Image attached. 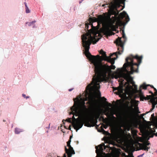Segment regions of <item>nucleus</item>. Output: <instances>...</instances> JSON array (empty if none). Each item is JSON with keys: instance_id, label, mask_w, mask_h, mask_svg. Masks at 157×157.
<instances>
[{"instance_id": "nucleus-49", "label": "nucleus", "mask_w": 157, "mask_h": 157, "mask_svg": "<svg viewBox=\"0 0 157 157\" xmlns=\"http://www.w3.org/2000/svg\"><path fill=\"white\" fill-rule=\"evenodd\" d=\"M105 6V5L103 4V5H102V6Z\"/></svg>"}, {"instance_id": "nucleus-15", "label": "nucleus", "mask_w": 157, "mask_h": 157, "mask_svg": "<svg viewBox=\"0 0 157 157\" xmlns=\"http://www.w3.org/2000/svg\"><path fill=\"white\" fill-rule=\"evenodd\" d=\"M148 86H150L153 88H154V86L152 85H146L145 83H143L142 85H140V88H142L146 90L147 89V87Z\"/></svg>"}, {"instance_id": "nucleus-26", "label": "nucleus", "mask_w": 157, "mask_h": 157, "mask_svg": "<svg viewBox=\"0 0 157 157\" xmlns=\"http://www.w3.org/2000/svg\"><path fill=\"white\" fill-rule=\"evenodd\" d=\"M155 132V130H153L152 128H150L149 129V133H153L154 132Z\"/></svg>"}, {"instance_id": "nucleus-16", "label": "nucleus", "mask_w": 157, "mask_h": 157, "mask_svg": "<svg viewBox=\"0 0 157 157\" xmlns=\"http://www.w3.org/2000/svg\"><path fill=\"white\" fill-rule=\"evenodd\" d=\"M98 20L101 23L104 24V17L102 16L99 15L98 17Z\"/></svg>"}, {"instance_id": "nucleus-39", "label": "nucleus", "mask_w": 157, "mask_h": 157, "mask_svg": "<svg viewBox=\"0 0 157 157\" xmlns=\"http://www.w3.org/2000/svg\"><path fill=\"white\" fill-rule=\"evenodd\" d=\"M89 25H90L91 26V27L92 28V27H94L93 26V25H92V24H89Z\"/></svg>"}, {"instance_id": "nucleus-3", "label": "nucleus", "mask_w": 157, "mask_h": 157, "mask_svg": "<svg viewBox=\"0 0 157 157\" xmlns=\"http://www.w3.org/2000/svg\"><path fill=\"white\" fill-rule=\"evenodd\" d=\"M89 84L86 86V97L87 95L89 94V92H90L94 89L96 90L99 89H97L94 86V84L92 85V88L90 90L87 88V86ZM77 101L74 102L73 105L71 108V111L74 113L78 114H79L82 118L83 120H90V121H93L95 123L93 120H91L88 118V109L86 106L85 105V101L88 100V98L86 97L84 99L81 98L80 101L79 99L77 98Z\"/></svg>"}, {"instance_id": "nucleus-43", "label": "nucleus", "mask_w": 157, "mask_h": 157, "mask_svg": "<svg viewBox=\"0 0 157 157\" xmlns=\"http://www.w3.org/2000/svg\"><path fill=\"white\" fill-rule=\"evenodd\" d=\"M153 109H152V108L151 109L150 111H149V112H148V113L149 112H151V111H152Z\"/></svg>"}, {"instance_id": "nucleus-1", "label": "nucleus", "mask_w": 157, "mask_h": 157, "mask_svg": "<svg viewBox=\"0 0 157 157\" xmlns=\"http://www.w3.org/2000/svg\"><path fill=\"white\" fill-rule=\"evenodd\" d=\"M142 56H131L126 59V63L124 64L123 67L118 68V72L117 75L118 77L123 78L128 82L131 83L132 78L130 76L134 72H138V68L139 64L141 63Z\"/></svg>"}, {"instance_id": "nucleus-7", "label": "nucleus", "mask_w": 157, "mask_h": 157, "mask_svg": "<svg viewBox=\"0 0 157 157\" xmlns=\"http://www.w3.org/2000/svg\"><path fill=\"white\" fill-rule=\"evenodd\" d=\"M90 105L94 109L95 114L98 117L100 114L101 108L95 100L92 98L90 99L86 103Z\"/></svg>"}, {"instance_id": "nucleus-50", "label": "nucleus", "mask_w": 157, "mask_h": 157, "mask_svg": "<svg viewBox=\"0 0 157 157\" xmlns=\"http://www.w3.org/2000/svg\"><path fill=\"white\" fill-rule=\"evenodd\" d=\"M112 33L113 34V35H114L115 34L113 32H112Z\"/></svg>"}, {"instance_id": "nucleus-2", "label": "nucleus", "mask_w": 157, "mask_h": 157, "mask_svg": "<svg viewBox=\"0 0 157 157\" xmlns=\"http://www.w3.org/2000/svg\"><path fill=\"white\" fill-rule=\"evenodd\" d=\"M94 64L95 75L93 76L91 82L89 84L87 88L90 90L92 88L91 85L94 84V86L97 89L100 88L99 82L103 81L105 80L107 74L111 72V70H114L116 67L113 64L109 66L106 64H103L102 63L96 60L93 58Z\"/></svg>"}, {"instance_id": "nucleus-45", "label": "nucleus", "mask_w": 157, "mask_h": 157, "mask_svg": "<svg viewBox=\"0 0 157 157\" xmlns=\"http://www.w3.org/2000/svg\"><path fill=\"white\" fill-rule=\"evenodd\" d=\"M29 96H27V97L26 96V99H27V98H29Z\"/></svg>"}, {"instance_id": "nucleus-54", "label": "nucleus", "mask_w": 157, "mask_h": 157, "mask_svg": "<svg viewBox=\"0 0 157 157\" xmlns=\"http://www.w3.org/2000/svg\"><path fill=\"white\" fill-rule=\"evenodd\" d=\"M122 30V29H121V30H120V31H121V30Z\"/></svg>"}, {"instance_id": "nucleus-28", "label": "nucleus", "mask_w": 157, "mask_h": 157, "mask_svg": "<svg viewBox=\"0 0 157 157\" xmlns=\"http://www.w3.org/2000/svg\"><path fill=\"white\" fill-rule=\"evenodd\" d=\"M144 144L147 146L150 144V143L148 141H147Z\"/></svg>"}, {"instance_id": "nucleus-38", "label": "nucleus", "mask_w": 157, "mask_h": 157, "mask_svg": "<svg viewBox=\"0 0 157 157\" xmlns=\"http://www.w3.org/2000/svg\"><path fill=\"white\" fill-rule=\"evenodd\" d=\"M24 4H25V7H28L26 3V2H25Z\"/></svg>"}, {"instance_id": "nucleus-53", "label": "nucleus", "mask_w": 157, "mask_h": 157, "mask_svg": "<svg viewBox=\"0 0 157 157\" xmlns=\"http://www.w3.org/2000/svg\"><path fill=\"white\" fill-rule=\"evenodd\" d=\"M102 129L103 131H104V129Z\"/></svg>"}, {"instance_id": "nucleus-14", "label": "nucleus", "mask_w": 157, "mask_h": 157, "mask_svg": "<svg viewBox=\"0 0 157 157\" xmlns=\"http://www.w3.org/2000/svg\"><path fill=\"white\" fill-rule=\"evenodd\" d=\"M110 29L109 26L107 25L104 29L103 31L104 33L106 34H109V33Z\"/></svg>"}, {"instance_id": "nucleus-31", "label": "nucleus", "mask_w": 157, "mask_h": 157, "mask_svg": "<svg viewBox=\"0 0 157 157\" xmlns=\"http://www.w3.org/2000/svg\"><path fill=\"white\" fill-rule=\"evenodd\" d=\"M114 114H115V113H113V114H112V117L113 118H114V119H116V117H115L113 115Z\"/></svg>"}, {"instance_id": "nucleus-21", "label": "nucleus", "mask_w": 157, "mask_h": 157, "mask_svg": "<svg viewBox=\"0 0 157 157\" xmlns=\"http://www.w3.org/2000/svg\"><path fill=\"white\" fill-rule=\"evenodd\" d=\"M88 28H89V25H87V24H85V28H86V30H87V31L89 32H90V31H91L92 30V29H90V30H89L88 29Z\"/></svg>"}, {"instance_id": "nucleus-5", "label": "nucleus", "mask_w": 157, "mask_h": 157, "mask_svg": "<svg viewBox=\"0 0 157 157\" xmlns=\"http://www.w3.org/2000/svg\"><path fill=\"white\" fill-rule=\"evenodd\" d=\"M121 37H118L115 41L114 43H116V45L118 47L117 49L118 51L111 54L110 56H107L105 52L102 49L100 51L99 53L100 54L102 55L103 60L110 63L112 65L114 63L115 60L118 57L117 54L120 55L123 51L124 42L121 40Z\"/></svg>"}, {"instance_id": "nucleus-44", "label": "nucleus", "mask_w": 157, "mask_h": 157, "mask_svg": "<svg viewBox=\"0 0 157 157\" xmlns=\"http://www.w3.org/2000/svg\"><path fill=\"white\" fill-rule=\"evenodd\" d=\"M101 118H102V119H103L104 120V117L103 116L101 117Z\"/></svg>"}, {"instance_id": "nucleus-48", "label": "nucleus", "mask_w": 157, "mask_h": 157, "mask_svg": "<svg viewBox=\"0 0 157 157\" xmlns=\"http://www.w3.org/2000/svg\"><path fill=\"white\" fill-rule=\"evenodd\" d=\"M103 98H104L105 100V101H106V98H105L104 97H103Z\"/></svg>"}, {"instance_id": "nucleus-19", "label": "nucleus", "mask_w": 157, "mask_h": 157, "mask_svg": "<svg viewBox=\"0 0 157 157\" xmlns=\"http://www.w3.org/2000/svg\"><path fill=\"white\" fill-rule=\"evenodd\" d=\"M108 22L110 24V26L113 25V24L115 22V20H112L111 18L110 17H109L108 20Z\"/></svg>"}, {"instance_id": "nucleus-12", "label": "nucleus", "mask_w": 157, "mask_h": 157, "mask_svg": "<svg viewBox=\"0 0 157 157\" xmlns=\"http://www.w3.org/2000/svg\"><path fill=\"white\" fill-rule=\"evenodd\" d=\"M138 92L139 93L140 101H144V100H146V97L144 96L143 93L142 92V88H140V86L139 90H138Z\"/></svg>"}, {"instance_id": "nucleus-11", "label": "nucleus", "mask_w": 157, "mask_h": 157, "mask_svg": "<svg viewBox=\"0 0 157 157\" xmlns=\"http://www.w3.org/2000/svg\"><path fill=\"white\" fill-rule=\"evenodd\" d=\"M120 16V18L122 19H123L125 17V21L126 23L129 21L130 19L129 16L125 11H123V12L121 13Z\"/></svg>"}, {"instance_id": "nucleus-30", "label": "nucleus", "mask_w": 157, "mask_h": 157, "mask_svg": "<svg viewBox=\"0 0 157 157\" xmlns=\"http://www.w3.org/2000/svg\"><path fill=\"white\" fill-rule=\"evenodd\" d=\"M149 93L151 94V96H153V95H154V94L151 91H149Z\"/></svg>"}, {"instance_id": "nucleus-34", "label": "nucleus", "mask_w": 157, "mask_h": 157, "mask_svg": "<svg viewBox=\"0 0 157 157\" xmlns=\"http://www.w3.org/2000/svg\"><path fill=\"white\" fill-rule=\"evenodd\" d=\"M102 125L103 126V127L104 128H107V126L104 124H103Z\"/></svg>"}, {"instance_id": "nucleus-10", "label": "nucleus", "mask_w": 157, "mask_h": 157, "mask_svg": "<svg viewBox=\"0 0 157 157\" xmlns=\"http://www.w3.org/2000/svg\"><path fill=\"white\" fill-rule=\"evenodd\" d=\"M104 146V148L105 149V148L108 147L109 145L107 146H105L104 145V144H101L99 145L98 147L96 146L95 148L96 149V152L98 155L99 154V155L100 154L101 152H102L103 151V147Z\"/></svg>"}, {"instance_id": "nucleus-35", "label": "nucleus", "mask_w": 157, "mask_h": 157, "mask_svg": "<svg viewBox=\"0 0 157 157\" xmlns=\"http://www.w3.org/2000/svg\"><path fill=\"white\" fill-rule=\"evenodd\" d=\"M154 95L155 96L157 95V90H156V91L155 92Z\"/></svg>"}, {"instance_id": "nucleus-47", "label": "nucleus", "mask_w": 157, "mask_h": 157, "mask_svg": "<svg viewBox=\"0 0 157 157\" xmlns=\"http://www.w3.org/2000/svg\"><path fill=\"white\" fill-rule=\"evenodd\" d=\"M155 135L156 136H157V133H156L155 134Z\"/></svg>"}, {"instance_id": "nucleus-17", "label": "nucleus", "mask_w": 157, "mask_h": 157, "mask_svg": "<svg viewBox=\"0 0 157 157\" xmlns=\"http://www.w3.org/2000/svg\"><path fill=\"white\" fill-rule=\"evenodd\" d=\"M114 90H117L118 93L120 94L123 93V89L122 86L118 88H115Z\"/></svg>"}, {"instance_id": "nucleus-37", "label": "nucleus", "mask_w": 157, "mask_h": 157, "mask_svg": "<svg viewBox=\"0 0 157 157\" xmlns=\"http://www.w3.org/2000/svg\"><path fill=\"white\" fill-rule=\"evenodd\" d=\"M96 157H103L101 155H100L98 156H96Z\"/></svg>"}, {"instance_id": "nucleus-36", "label": "nucleus", "mask_w": 157, "mask_h": 157, "mask_svg": "<svg viewBox=\"0 0 157 157\" xmlns=\"http://www.w3.org/2000/svg\"><path fill=\"white\" fill-rule=\"evenodd\" d=\"M73 89H74V88L70 89H69L68 90L69 91H71L72 90H73Z\"/></svg>"}, {"instance_id": "nucleus-51", "label": "nucleus", "mask_w": 157, "mask_h": 157, "mask_svg": "<svg viewBox=\"0 0 157 157\" xmlns=\"http://www.w3.org/2000/svg\"><path fill=\"white\" fill-rule=\"evenodd\" d=\"M131 115H132V114L130 113V116H131Z\"/></svg>"}, {"instance_id": "nucleus-4", "label": "nucleus", "mask_w": 157, "mask_h": 157, "mask_svg": "<svg viewBox=\"0 0 157 157\" xmlns=\"http://www.w3.org/2000/svg\"><path fill=\"white\" fill-rule=\"evenodd\" d=\"M99 39L100 38H99L97 40H95V37L92 36L91 34L89 33L84 34L82 36V46L85 48V55L94 66V64L93 59V58L96 59V61L101 63V61L99 60L100 56L99 55L96 56L92 55L89 52V50L91 44L92 43L94 44H96Z\"/></svg>"}, {"instance_id": "nucleus-42", "label": "nucleus", "mask_w": 157, "mask_h": 157, "mask_svg": "<svg viewBox=\"0 0 157 157\" xmlns=\"http://www.w3.org/2000/svg\"><path fill=\"white\" fill-rule=\"evenodd\" d=\"M68 129H69V130L71 129V126H69Z\"/></svg>"}, {"instance_id": "nucleus-40", "label": "nucleus", "mask_w": 157, "mask_h": 157, "mask_svg": "<svg viewBox=\"0 0 157 157\" xmlns=\"http://www.w3.org/2000/svg\"><path fill=\"white\" fill-rule=\"evenodd\" d=\"M63 157H66V154L65 153L64 154V155H63Z\"/></svg>"}, {"instance_id": "nucleus-46", "label": "nucleus", "mask_w": 157, "mask_h": 157, "mask_svg": "<svg viewBox=\"0 0 157 157\" xmlns=\"http://www.w3.org/2000/svg\"><path fill=\"white\" fill-rule=\"evenodd\" d=\"M153 136H154V135H151V136H150V137H152Z\"/></svg>"}, {"instance_id": "nucleus-18", "label": "nucleus", "mask_w": 157, "mask_h": 157, "mask_svg": "<svg viewBox=\"0 0 157 157\" xmlns=\"http://www.w3.org/2000/svg\"><path fill=\"white\" fill-rule=\"evenodd\" d=\"M22 131V130L17 128H16L15 129V132L16 134H19Z\"/></svg>"}, {"instance_id": "nucleus-52", "label": "nucleus", "mask_w": 157, "mask_h": 157, "mask_svg": "<svg viewBox=\"0 0 157 157\" xmlns=\"http://www.w3.org/2000/svg\"><path fill=\"white\" fill-rule=\"evenodd\" d=\"M81 2H79V3H81Z\"/></svg>"}, {"instance_id": "nucleus-27", "label": "nucleus", "mask_w": 157, "mask_h": 157, "mask_svg": "<svg viewBox=\"0 0 157 157\" xmlns=\"http://www.w3.org/2000/svg\"><path fill=\"white\" fill-rule=\"evenodd\" d=\"M36 22V21H33L29 23V25L30 26H31L33 24H34Z\"/></svg>"}, {"instance_id": "nucleus-8", "label": "nucleus", "mask_w": 157, "mask_h": 157, "mask_svg": "<svg viewBox=\"0 0 157 157\" xmlns=\"http://www.w3.org/2000/svg\"><path fill=\"white\" fill-rule=\"evenodd\" d=\"M126 0H114L113 2H111L109 5V8L113 11L117 10V9L121 6V4L124 5L125 4Z\"/></svg>"}, {"instance_id": "nucleus-29", "label": "nucleus", "mask_w": 157, "mask_h": 157, "mask_svg": "<svg viewBox=\"0 0 157 157\" xmlns=\"http://www.w3.org/2000/svg\"><path fill=\"white\" fill-rule=\"evenodd\" d=\"M106 102L108 104V106L109 107H111L112 106V105L111 103H109L107 102Z\"/></svg>"}, {"instance_id": "nucleus-25", "label": "nucleus", "mask_w": 157, "mask_h": 157, "mask_svg": "<svg viewBox=\"0 0 157 157\" xmlns=\"http://www.w3.org/2000/svg\"><path fill=\"white\" fill-rule=\"evenodd\" d=\"M26 9V12L27 13H30V10L28 8V7H25Z\"/></svg>"}, {"instance_id": "nucleus-22", "label": "nucleus", "mask_w": 157, "mask_h": 157, "mask_svg": "<svg viewBox=\"0 0 157 157\" xmlns=\"http://www.w3.org/2000/svg\"><path fill=\"white\" fill-rule=\"evenodd\" d=\"M148 113V112H146V113H143L142 114H141V118L143 120H144V118L143 117V116H144L146 114H147V113Z\"/></svg>"}, {"instance_id": "nucleus-6", "label": "nucleus", "mask_w": 157, "mask_h": 157, "mask_svg": "<svg viewBox=\"0 0 157 157\" xmlns=\"http://www.w3.org/2000/svg\"><path fill=\"white\" fill-rule=\"evenodd\" d=\"M71 114H72L73 115L72 118H74V120L72 121L71 118H68L66 121L69 123H71L73 127L76 130V132L82 127L84 123L85 126L90 127H94L96 124V123H94L93 121H90V120H83L82 119V120H77L75 118L74 116L75 115L77 116H78V114L74 113L72 111Z\"/></svg>"}, {"instance_id": "nucleus-13", "label": "nucleus", "mask_w": 157, "mask_h": 157, "mask_svg": "<svg viewBox=\"0 0 157 157\" xmlns=\"http://www.w3.org/2000/svg\"><path fill=\"white\" fill-rule=\"evenodd\" d=\"M138 144L140 147V148L138 149V150H144L145 151H147L148 149H149V147H148L147 146H146L144 144L138 143Z\"/></svg>"}, {"instance_id": "nucleus-32", "label": "nucleus", "mask_w": 157, "mask_h": 157, "mask_svg": "<svg viewBox=\"0 0 157 157\" xmlns=\"http://www.w3.org/2000/svg\"><path fill=\"white\" fill-rule=\"evenodd\" d=\"M151 117L152 118H154L155 117H154V113H153L152 114H151Z\"/></svg>"}, {"instance_id": "nucleus-20", "label": "nucleus", "mask_w": 157, "mask_h": 157, "mask_svg": "<svg viewBox=\"0 0 157 157\" xmlns=\"http://www.w3.org/2000/svg\"><path fill=\"white\" fill-rule=\"evenodd\" d=\"M122 37L124 39V42H125L126 40V37L125 36V33H124V30H122Z\"/></svg>"}, {"instance_id": "nucleus-41", "label": "nucleus", "mask_w": 157, "mask_h": 157, "mask_svg": "<svg viewBox=\"0 0 157 157\" xmlns=\"http://www.w3.org/2000/svg\"><path fill=\"white\" fill-rule=\"evenodd\" d=\"M153 89H154V90L155 91H156V90H156V89L155 88V87H154V88H153Z\"/></svg>"}, {"instance_id": "nucleus-24", "label": "nucleus", "mask_w": 157, "mask_h": 157, "mask_svg": "<svg viewBox=\"0 0 157 157\" xmlns=\"http://www.w3.org/2000/svg\"><path fill=\"white\" fill-rule=\"evenodd\" d=\"M157 104V103H152V109H153L155 108V105H156Z\"/></svg>"}, {"instance_id": "nucleus-23", "label": "nucleus", "mask_w": 157, "mask_h": 157, "mask_svg": "<svg viewBox=\"0 0 157 157\" xmlns=\"http://www.w3.org/2000/svg\"><path fill=\"white\" fill-rule=\"evenodd\" d=\"M152 96L149 95H147L146 97V100H148L149 99H151V98Z\"/></svg>"}, {"instance_id": "nucleus-33", "label": "nucleus", "mask_w": 157, "mask_h": 157, "mask_svg": "<svg viewBox=\"0 0 157 157\" xmlns=\"http://www.w3.org/2000/svg\"><path fill=\"white\" fill-rule=\"evenodd\" d=\"M23 97L25 98H26V95L25 94H23L22 95Z\"/></svg>"}, {"instance_id": "nucleus-9", "label": "nucleus", "mask_w": 157, "mask_h": 157, "mask_svg": "<svg viewBox=\"0 0 157 157\" xmlns=\"http://www.w3.org/2000/svg\"><path fill=\"white\" fill-rule=\"evenodd\" d=\"M72 136H71L70 137L69 140L67 142V146L69 147L67 149L66 146H65V151L66 153L67 154L68 157H71L72 154H74L75 152L72 147L70 145L71 139Z\"/></svg>"}]
</instances>
